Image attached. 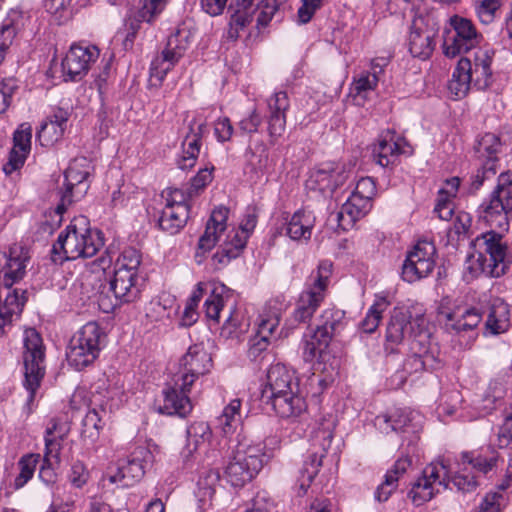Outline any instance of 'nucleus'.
I'll return each mask as SVG.
<instances>
[{"label": "nucleus", "instance_id": "15", "mask_svg": "<svg viewBox=\"0 0 512 512\" xmlns=\"http://www.w3.org/2000/svg\"><path fill=\"white\" fill-rule=\"evenodd\" d=\"M191 384L177 379L173 375L171 380L167 382L163 390L164 404L161 411L169 415L186 416L192 410L191 400L189 393L191 391Z\"/></svg>", "mask_w": 512, "mask_h": 512}, {"label": "nucleus", "instance_id": "18", "mask_svg": "<svg viewBox=\"0 0 512 512\" xmlns=\"http://www.w3.org/2000/svg\"><path fill=\"white\" fill-rule=\"evenodd\" d=\"M32 128L28 123H22L13 134V148L9 155V161L4 165L6 174H11L23 166L31 149Z\"/></svg>", "mask_w": 512, "mask_h": 512}, {"label": "nucleus", "instance_id": "41", "mask_svg": "<svg viewBox=\"0 0 512 512\" xmlns=\"http://www.w3.org/2000/svg\"><path fill=\"white\" fill-rule=\"evenodd\" d=\"M141 264V255L133 247H126L119 254L115 261V272H127L134 277H138V268Z\"/></svg>", "mask_w": 512, "mask_h": 512}, {"label": "nucleus", "instance_id": "37", "mask_svg": "<svg viewBox=\"0 0 512 512\" xmlns=\"http://www.w3.org/2000/svg\"><path fill=\"white\" fill-rule=\"evenodd\" d=\"M501 147L500 139L493 133L483 135L475 145V152L480 159H486L484 163L489 165L488 170L496 173L494 163L497 160V153Z\"/></svg>", "mask_w": 512, "mask_h": 512}, {"label": "nucleus", "instance_id": "20", "mask_svg": "<svg viewBox=\"0 0 512 512\" xmlns=\"http://www.w3.org/2000/svg\"><path fill=\"white\" fill-rule=\"evenodd\" d=\"M264 401L270 403L273 410L282 418L297 417L306 410V402L299 395L298 389H289Z\"/></svg>", "mask_w": 512, "mask_h": 512}, {"label": "nucleus", "instance_id": "11", "mask_svg": "<svg viewBox=\"0 0 512 512\" xmlns=\"http://www.w3.org/2000/svg\"><path fill=\"white\" fill-rule=\"evenodd\" d=\"M261 468V450L241 443L225 467V476L232 486L242 487L251 481Z\"/></svg>", "mask_w": 512, "mask_h": 512}, {"label": "nucleus", "instance_id": "54", "mask_svg": "<svg viewBox=\"0 0 512 512\" xmlns=\"http://www.w3.org/2000/svg\"><path fill=\"white\" fill-rule=\"evenodd\" d=\"M377 81L378 78L375 73L361 76L355 82L354 89L356 90V94H354V104H362L366 99V93L375 88Z\"/></svg>", "mask_w": 512, "mask_h": 512}, {"label": "nucleus", "instance_id": "12", "mask_svg": "<svg viewBox=\"0 0 512 512\" xmlns=\"http://www.w3.org/2000/svg\"><path fill=\"white\" fill-rule=\"evenodd\" d=\"M449 468L444 461L432 462L427 465L421 476L412 485L408 494L416 506L430 501L436 494L448 488Z\"/></svg>", "mask_w": 512, "mask_h": 512}, {"label": "nucleus", "instance_id": "14", "mask_svg": "<svg viewBox=\"0 0 512 512\" xmlns=\"http://www.w3.org/2000/svg\"><path fill=\"white\" fill-rule=\"evenodd\" d=\"M213 362L210 353L202 345H192L179 361L177 379L193 385L200 377L210 372Z\"/></svg>", "mask_w": 512, "mask_h": 512}, {"label": "nucleus", "instance_id": "2", "mask_svg": "<svg viewBox=\"0 0 512 512\" xmlns=\"http://www.w3.org/2000/svg\"><path fill=\"white\" fill-rule=\"evenodd\" d=\"M28 256L23 247L13 246L9 253L0 251V335L3 327L11 321L13 314L19 315L27 301L26 291L19 294L12 285L25 275Z\"/></svg>", "mask_w": 512, "mask_h": 512}, {"label": "nucleus", "instance_id": "51", "mask_svg": "<svg viewBox=\"0 0 512 512\" xmlns=\"http://www.w3.org/2000/svg\"><path fill=\"white\" fill-rule=\"evenodd\" d=\"M279 322L280 318L276 313L273 315H261L256 334L267 338L271 342L276 340Z\"/></svg>", "mask_w": 512, "mask_h": 512}, {"label": "nucleus", "instance_id": "23", "mask_svg": "<svg viewBox=\"0 0 512 512\" xmlns=\"http://www.w3.org/2000/svg\"><path fill=\"white\" fill-rule=\"evenodd\" d=\"M64 177L65 191L61 192V200L55 210L59 215L63 214L67 206L72 203V191L75 186L82 187L83 190L87 189V185L84 182L89 177V171L80 169V165H78L77 161H74L66 169Z\"/></svg>", "mask_w": 512, "mask_h": 512}, {"label": "nucleus", "instance_id": "16", "mask_svg": "<svg viewBox=\"0 0 512 512\" xmlns=\"http://www.w3.org/2000/svg\"><path fill=\"white\" fill-rule=\"evenodd\" d=\"M407 141L395 131L386 130L380 135L378 144L373 149V157L377 164L387 167L393 164L400 154L407 153Z\"/></svg>", "mask_w": 512, "mask_h": 512}, {"label": "nucleus", "instance_id": "26", "mask_svg": "<svg viewBox=\"0 0 512 512\" xmlns=\"http://www.w3.org/2000/svg\"><path fill=\"white\" fill-rule=\"evenodd\" d=\"M192 32L185 26L179 27L168 39L162 51L165 62H178L190 47Z\"/></svg>", "mask_w": 512, "mask_h": 512}, {"label": "nucleus", "instance_id": "5", "mask_svg": "<svg viewBox=\"0 0 512 512\" xmlns=\"http://www.w3.org/2000/svg\"><path fill=\"white\" fill-rule=\"evenodd\" d=\"M479 216L491 228L507 231L509 217L512 216V172L498 176L497 186L490 199L481 204Z\"/></svg>", "mask_w": 512, "mask_h": 512}, {"label": "nucleus", "instance_id": "49", "mask_svg": "<svg viewBox=\"0 0 512 512\" xmlns=\"http://www.w3.org/2000/svg\"><path fill=\"white\" fill-rule=\"evenodd\" d=\"M491 66H466V72L471 75V84L478 90H485L493 81Z\"/></svg>", "mask_w": 512, "mask_h": 512}, {"label": "nucleus", "instance_id": "6", "mask_svg": "<svg viewBox=\"0 0 512 512\" xmlns=\"http://www.w3.org/2000/svg\"><path fill=\"white\" fill-rule=\"evenodd\" d=\"M332 423H321L320 426L312 432L310 439V449L303 461L302 466L298 470L296 479L297 495L304 496L313 479L317 476L322 466L327 450L331 446L333 433L331 429Z\"/></svg>", "mask_w": 512, "mask_h": 512}, {"label": "nucleus", "instance_id": "45", "mask_svg": "<svg viewBox=\"0 0 512 512\" xmlns=\"http://www.w3.org/2000/svg\"><path fill=\"white\" fill-rule=\"evenodd\" d=\"M39 459L40 454L33 453L23 455L19 459L18 467L20 472L14 480L15 489L22 488L30 479H32Z\"/></svg>", "mask_w": 512, "mask_h": 512}, {"label": "nucleus", "instance_id": "4", "mask_svg": "<svg viewBox=\"0 0 512 512\" xmlns=\"http://www.w3.org/2000/svg\"><path fill=\"white\" fill-rule=\"evenodd\" d=\"M475 254L472 255L477 267L475 272H481L486 276L500 277L508 268L507 245L503 242L502 235L495 231H489L476 237L473 242Z\"/></svg>", "mask_w": 512, "mask_h": 512}, {"label": "nucleus", "instance_id": "53", "mask_svg": "<svg viewBox=\"0 0 512 512\" xmlns=\"http://www.w3.org/2000/svg\"><path fill=\"white\" fill-rule=\"evenodd\" d=\"M462 460L464 464L467 463L477 471L486 474L496 466L498 458L494 454L491 455L490 457H486L483 455L471 457L468 453H464L462 455Z\"/></svg>", "mask_w": 512, "mask_h": 512}, {"label": "nucleus", "instance_id": "13", "mask_svg": "<svg viewBox=\"0 0 512 512\" xmlns=\"http://www.w3.org/2000/svg\"><path fill=\"white\" fill-rule=\"evenodd\" d=\"M436 247L427 239L416 243L402 267L403 280L413 283L427 277L435 266Z\"/></svg>", "mask_w": 512, "mask_h": 512}, {"label": "nucleus", "instance_id": "33", "mask_svg": "<svg viewBox=\"0 0 512 512\" xmlns=\"http://www.w3.org/2000/svg\"><path fill=\"white\" fill-rule=\"evenodd\" d=\"M314 226V217L305 211L295 212L286 227V234L292 240H309Z\"/></svg>", "mask_w": 512, "mask_h": 512}, {"label": "nucleus", "instance_id": "60", "mask_svg": "<svg viewBox=\"0 0 512 512\" xmlns=\"http://www.w3.org/2000/svg\"><path fill=\"white\" fill-rule=\"evenodd\" d=\"M241 407V401L239 399H233L223 410L220 417V422L223 425L224 433H228L232 430V423L235 421L236 416L239 415Z\"/></svg>", "mask_w": 512, "mask_h": 512}, {"label": "nucleus", "instance_id": "29", "mask_svg": "<svg viewBox=\"0 0 512 512\" xmlns=\"http://www.w3.org/2000/svg\"><path fill=\"white\" fill-rule=\"evenodd\" d=\"M188 218V205H165L158 220V225L163 231L173 235L185 226Z\"/></svg>", "mask_w": 512, "mask_h": 512}, {"label": "nucleus", "instance_id": "24", "mask_svg": "<svg viewBox=\"0 0 512 512\" xmlns=\"http://www.w3.org/2000/svg\"><path fill=\"white\" fill-rule=\"evenodd\" d=\"M228 214L229 210L226 207H218L212 211L205 232L199 239L200 249L209 251L215 246L220 234L226 230Z\"/></svg>", "mask_w": 512, "mask_h": 512}, {"label": "nucleus", "instance_id": "3", "mask_svg": "<svg viewBox=\"0 0 512 512\" xmlns=\"http://www.w3.org/2000/svg\"><path fill=\"white\" fill-rule=\"evenodd\" d=\"M101 232L92 230L84 216L74 218L61 231L52 247V260L64 262L78 258H90L103 246Z\"/></svg>", "mask_w": 512, "mask_h": 512}, {"label": "nucleus", "instance_id": "7", "mask_svg": "<svg viewBox=\"0 0 512 512\" xmlns=\"http://www.w3.org/2000/svg\"><path fill=\"white\" fill-rule=\"evenodd\" d=\"M103 337L104 332L96 322L86 323L69 342L66 351L68 364L76 370L91 365L99 356Z\"/></svg>", "mask_w": 512, "mask_h": 512}, {"label": "nucleus", "instance_id": "9", "mask_svg": "<svg viewBox=\"0 0 512 512\" xmlns=\"http://www.w3.org/2000/svg\"><path fill=\"white\" fill-rule=\"evenodd\" d=\"M332 274V264L323 261L319 264L317 271L311 275V283L307 290L303 291L294 310L293 318L299 323H307L311 320L315 311L323 302Z\"/></svg>", "mask_w": 512, "mask_h": 512}, {"label": "nucleus", "instance_id": "27", "mask_svg": "<svg viewBox=\"0 0 512 512\" xmlns=\"http://www.w3.org/2000/svg\"><path fill=\"white\" fill-rule=\"evenodd\" d=\"M167 1L168 0H143V5L137 14L127 20V38L132 39L136 36L143 21L152 23L155 17L164 10Z\"/></svg>", "mask_w": 512, "mask_h": 512}, {"label": "nucleus", "instance_id": "19", "mask_svg": "<svg viewBox=\"0 0 512 512\" xmlns=\"http://www.w3.org/2000/svg\"><path fill=\"white\" fill-rule=\"evenodd\" d=\"M289 389H298L294 372L281 363L271 365L267 372V384L262 391V400Z\"/></svg>", "mask_w": 512, "mask_h": 512}, {"label": "nucleus", "instance_id": "62", "mask_svg": "<svg viewBox=\"0 0 512 512\" xmlns=\"http://www.w3.org/2000/svg\"><path fill=\"white\" fill-rule=\"evenodd\" d=\"M322 3L323 0H302V5L297 12L299 23H308Z\"/></svg>", "mask_w": 512, "mask_h": 512}, {"label": "nucleus", "instance_id": "8", "mask_svg": "<svg viewBox=\"0 0 512 512\" xmlns=\"http://www.w3.org/2000/svg\"><path fill=\"white\" fill-rule=\"evenodd\" d=\"M24 387L29 392L28 402L34 400L45 375V352L42 338L35 329H28L24 336Z\"/></svg>", "mask_w": 512, "mask_h": 512}, {"label": "nucleus", "instance_id": "34", "mask_svg": "<svg viewBox=\"0 0 512 512\" xmlns=\"http://www.w3.org/2000/svg\"><path fill=\"white\" fill-rule=\"evenodd\" d=\"M21 18L22 12L20 10L11 9L3 21L0 29V64L5 59V54L13 43Z\"/></svg>", "mask_w": 512, "mask_h": 512}, {"label": "nucleus", "instance_id": "47", "mask_svg": "<svg viewBox=\"0 0 512 512\" xmlns=\"http://www.w3.org/2000/svg\"><path fill=\"white\" fill-rule=\"evenodd\" d=\"M474 12L481 24L489 25L494 22L496 13L501 7L500 0H478L474 3Z\"/></svg>", "mask_w": 512, "mask_h": 512}, {"label": "nucleus", "instance_id": "61", "mask_svg": "<svg viewBox=\"0 0 512 512\" xmlns=\"http://www.w3.org/2000/svg\"><path fill=\"white\" fill-rule=\"evenodd\" d=\"M45 440V452L43 459L54 461L59 464L61 461L60 453L62 449V442L64 438L55 437H44Z\"/></svg>", "mask_w": 512, "mask_h": 512}, {"label": "nucleus", "instance_id": "35", "mask_svg": "<svg viewBox=\"0 0 512 512\" xmlns=\"http://www.w3.org/2000/svg\"><path fill=\"white\" fill-rule=\"evenodd\" d=\"M335 172L334 167L331 164H326L323 167L314 169L311 171L306 186L311 190H318L322 193L326 191L333 192L339 185L336 180L333 179V173Z\"/></svg>", "mask_w": 512, "mask_h": 512}, {"label": "nucleus", "instance_id": "31", "mask_svg": "<svg viewBox=\"0 0 512 512\" xmlns=\"http://www.w3.org/2000/svg\"><path fill=\"white\" fill-rule=\"evenodd\" d=\"M486 328L492 334L505 332L509 327V308L500 298L493 299L487 309Z\"/></svg>", "mask_w": 512, "mask_h": 512}, {"label": "nucleus", "instance_id": "32", "mask_svg": "<svg viewBox=\"0 0 512 512\" xmlns=\"http://www.w3.org/2000/svg\"><path fill=\"white\" fill-rule=\"evenodd\" d=\"M100 56L96 45L86 41L73 43L61 64H94Z\"/></svg>", "mask_w": 512, "mask_h": 512}, {"label": "nucleus", "instance_id": "63", "mask_svg": "<svg viewBox=\"0 0 512 512\" xmlns=\"http://www.w3.org/2000/svg\"><path fill=\"white\" fill-rule=\"evenodd\" d=\"M246 157L248 163L255 170H263L267 166L268 162V152L264 145H261V152L259 155L256 154L251 148L247 149Z\"/></svg>", "mask_w": 512, "mask_h": 512}, {"label": "nucleus", "instance_id": "10", "mask_svg": "<svg viewBox=\"0 0 512 512\" xmlns=\"http://www.w3.org/2000/svg\"><path fill=\"white\" fill-rule=\"evenodd\" d=\"M449 25L453 33L447 31L442 48L445 56L450 59L463 54H470L471 50L482 39V35L468 18L453 15L449 18Z\"/></svg>", "mask_w": 512, "mask_h": 512}, {"label": "nucleus", "instance_id": "38", "mask_svg": "<svg viewBox=\"0 0 512 512\" xmlns=\"http://www.w3.org/2000/svg\"><path fill=\"white\" fill-rule=\"evenodd\" d=\"M144 473L142 460L138 457H133L118 466L117 472L110 476V481L116 483L125 480L124 485L128 486L140 480Z\"/></svg>", "mask_w": 512, "mask_h": 512}, {"label": "nucleus", "instance_id": "42", "mask_svg": "<svg viewBox=\"0 0 512 512\" xmlns=\"http://www.w3.org/2000/svg\"><path fill=\"white\" fill-rule=\"evenodd\" d=\"M89 71V66H80L77 70H72L70 66H49L46 76L55 80V84L60 82H78Z\"/></svg>", "mask_w": 512, "mask_h": 512}, {"label": "nucleus", "instance_id": "56", "mask_svg": "<svg viewBox=\"0 0 512 512\" xmlns=\"http://www.w3.org/2000/svg\"><path fill=\"white\" fill-rule=\"evenodd\" d=\"M242 319L243 316L236 309L231 310L221 328V335L225 338H232L238 331H243Z\"/></svg>", "mask_w": 512, "mask_h": 512}, {"label": "nucleus", "instance_id": "48", "mask_svg": "<svg viewBox=\"0 0 512 512\" xmlns=\"http://www.w3.org/2000/svg\"><path fill=\"white\" fill-rule=\"evenodd\" d=\"M226 287L224 285L215 287L211 292L210 296L204 303L205 314L207 318L218 321L220 311L223 309L225 304L224 292Z\"/></svg>", "mask_w": 512, "mask_h": 512}, {"label": "nucleus", "instance_id": "1", "mask_svg": "<svg viewBox=\"0 0 512 512\" xmlns=\"http://www.w3.org/2000/svg\"><path fill=\"white\" fill-rule=\"evenodd\" d=\"M347 327L345 312L336 308H329L322 312L318 324L303 334L302 358L306 363L317 362L318 370L326 373V377L319 379V385L326 387L332 381L333 375L338 374L341 366V355L334 352L336 341Z\"/></svg>", "mask_w": 512, "mask_h": 512}, {"label": "nucleus", "instance_id": "55", "mask_svg": "<svg viewBox=\"0 0 512 512\" xmlns=\"http://www.w3.org/2000/svg\"><path fill=\"white\" fill-rule=\"evenodd\" d=\"M277 10V0H262L256 8V11L258 12L257 25L262 27L267 26L272 20Z\"/></svg>", "mask_w": 512, "mask_h": 512}, {"label": "nucleus", "instance_id": "46", "mask_svg": "<svg viewBox=\"0 0 512 512\" xmlns=\"http://www.w3.org/2000/svg\"><path fill=\"white\" fill-rule=\"evenodd\" d=\"M253 0H236L235 6L231 5L229 10H233L230 23L240 29L245 28L252 21Z\"/></svg>", "mask_w": 512, "mask_h": 512}, {"label": "nucleus", "instance_id": "22", "mask_svg": "<svg viewBox=\"0 0 512 512\" xmlns=\"http://www.w3.org/2000/svg\"><path fill=\"white\" fill-rule=\"evenodd\" d=\"M268 106L271 112L268 120V132L271 141L274 142L285 130V111L289 107L287 93L284 91L276 92L269 100Z\"/></svg>", "mask_w": 512, "mask_h": 512}, {"label": "nucleus", "instance_id": "40", "mask_svg": "<svg viewBox=\"0 0 512 512\" xmlns=\"http://www.w3.org/2000/svg\"><path fill=\"white\" fill-rule=\"evenodd\" d=\"M471 87V75L466 72V66H456L447 84L449 97L453 100L463 99Z\"/></svg>", "mask_w": 512, "mask_h": 512}, {"label": "nucleus", "instance_id": "28", "mask_svg": "<svg viewBox=\"0 0 512 512\" xmlns=\"http://www.w3.org/2000/svg\"><path fill=\"white\" fill-rule=\"evenodd\" d=\"M376 186L372 178L362 177L354 187V221L367 215L372 208Z\"/></svg>", "mask_w": 512, "mask_h": 512}, {"label": "nucleus", "instance_id": "44", "mask_svg": "<svg viewBox=\"0 0 512 512\" xmlns=\"http://www.w3.org/2000/svg\"><path fill=\"white\" fill-rule=\"evenodd\" d=\"M390 302L386 297H379L369 309L366 317L361 321L359 329L365 333H373L379 325L382 313L388 308Z\"/></svg>", "mask_w": 512, "mask_h": 512}, {"label": "nucleus", "instance_id": "59", "mask_svg": "<svg viewBox=\"0 0 512 512\" xmlns=\"http://www.w3.org/2000/svg\"><path fill=\"white\" fill-rule=\"evenodd\" d=\"M505 497L502 492H489L480 503L478 512H501Z\"/></svg>", "mask_w": 512, "mask_h": 512}, {"label": "nucleus", "instance_id": "39", "mask_svg": "<svg viewBox=\"0 0 512 512\" xmlns=\"http://www.w3.org/2000/svg\"><path fill=\"white\" fill-rule=\"evenodd\" d=\"M410 313L402 309H394L387 326L386 339L393 344H399L404 339L410 323Z\"/></svg>", "mask_w": 512, "mask_h": 512}, {"label": "nucleus", "instance_id": "36", "mask_svg": "<svg viewBox=\"0 0 512 512\" xmlns=\"http://www.w3.org/2000/svg\"><path fill=\"white\" fill-rule=\"evenodd\" d=\"M248 235L242 230L234 231V234L228 235L227 241L223 244L221 251L214 255V259L220 264H227L231 259L239 256L245 248Z\"/></svg>", "mask_w": 512, "mask_h": 512}, {"label": "nucleus", "instance_id": "57", "mask_svg": "<svg viewBox=\"0 0 512 512\" xmlns=\"http://www.w3.org/2000/svg\"><path fill=\"white\" fill-rule=\"evenodd\" d=\"M505 395V387L500 381H491L483 396L484 408L493 409L495 403L501 400Z\"/></svg>", "mask_w": 512, "mask_h": 512}, {"label": "nucleus", "instance_id": "50", "mask_svg": "<svg viewBox=\"0 0 512 512\" xmlns=\"http://www.w3.org/2000/svg\"><path fill=\"white\" fill-rule=\"evenodd\" d=\"M64 131V127L47 121L41 125V128L37 133V139L42 146L49 147L62 138Z\"/></svg>", "mask_w": 512, "mask_h": 512}, {"label": "nucleus", "instance_id": "52", "mask_svg": "<svg viewBox=\"0 0 512 512\" xmlns=\"http://www.w3.org/2000/svg\"><path fill=\"white\" fill-rule=\"evenodd\" d=\"M473 57H462L458 64H490L493 60L494 51L489 45L478 46L471 50Z\"/></svg>", "mask_w": 512, "mask_h": 512}, {"label": "nucleus", "instance_id": "25", "mask_svg": "<svg viewBox=\"0 0 512 512\" xmlns=\"http://www.w3.org/2000/svg\"><path fill=\"white\" fill-rule=\"evenodd\" d=\"M138 277H134L127 272H115L109 283V290L113 293L116 301L133 302L140 294L137 285Z\"/></svg>", "mask_w": 512, "mask_h": 512}, {"label": "nucleus", "instance_id": "30", "mask_svg": "<svg viewBox=\"0 0 512 512\" xmlns=\"http://www.w3.org/2000/svg\"><path fill=\"white\" fill-rule=\"evenodd\" d=\"M412 465V459L408 456L399 458L391 469L385 474L384 481L378 486L375 496L379 501H386L398 486L399 478Z\"/></svg>", "mask_w": 512, "mask_h": 512}, {"label": "nucleus", "instance_id": "43", "mask_svg": "<svg viewBox=\"0 0 512 512\" xmlns=\"http://www.w3.org/2000/svg\"><path fill=\"white\" fill-rule=\"evenodd\" d=\"M187 453L185 458L191 456L192 452L197 449L200 443L208 441L211 436L210 427L205 422H195L187 428Z\"/></svg>", "mask_w": 512, "mask_h": 512}, {"label": "nucleus", "instance_id": "58", "mask_svg": "<svg viewBox=\"0 0 512 512\" xmlns=\"http://www.w3.org/2000/svg\"><path fill=\"white\" fill-rule=\"evenodd\" d=\"M461 317L464 318V323H453L455 332L472 330L481 321V314L474 308L461 310Z\"/></svg>", "mask_w": 512, "mask_h": 512}, {"label": "nucleus", "instance_id": "17", "mask_svg": "<svg viewBox=\"0 0 512 512\" xmlns=\"http://www.w3.org/2000/svg\"><path fill=\"white\" fill-rule=\"evenodd\" d=\"M434 37L435 33L433 30L424 27L423 18H415L408 38L411 55L419 61L428 60L435 48Z\"/></svg>", "mask_w": 512, "mask_h": 512}, {"label": "nucleus", "instance_id": "21", "mask_svg": "<svg viewBox=\"0 0 512 512\" xmlns=\"http://www.w3.org/2000/svg\"><path fill=\"white\" fill-rule=\"evenodd\" d=\"M196 119L189 124V133L182 142L183 155L178 161V167L182 170L192 168L200 152L201 139L206 127V123H199L197 127Z\"/></svg>", "mask_w": 512, "mask_h": 512}, {"label": "nucleus", "instance_id": "64", "mask_svg": "<svg viewBox=\"0 0 512 512\" xmlns=\"http://www.w3.org/2000/svg\"><path fill=\"white\" fill-rule=\"evenodd\" d=\"M512 441V414L505 417L498 433V445L500 448L507 447Z\"/></svg>", "mask_w": 512, "mask_h": 512}]
</instances>
